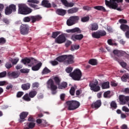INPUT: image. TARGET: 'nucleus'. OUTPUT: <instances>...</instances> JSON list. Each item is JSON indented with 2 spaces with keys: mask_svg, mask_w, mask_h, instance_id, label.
Instances as JSON below:
<instances>
[{
  "mask_svg": "<svg viewBox=\"0 0 129 129\" xmlns=\"http://www.w3.org/2000/svg\"><path fill=\"white\" fill-rule=\"evenodd\" d=\"M58 62H64V64L70 65L74 63V56L72 54H64L56 58Z\"/></svg>",
  "mask_w": 129,
  "mask_h": 129,
  "instance_id": "nucleus-1",
  "label": "nucleus"
},
{
  "mask_svg": "<svg viewBox=\"0 0 129 129\" xmlns=\"http://www.w3.org/2000/svg\"><path fill=\"white\" fill-rule=\"evenodd\" d=\"M70 76L73 80L80 81L81 80V77H82V72L79 69H76L70 74Z\"/></svg>",
  "mask_w": 129,
  "mask_h": 129,
  "instance_id": "nucleus-2",
  "label": "nucleus"
},
{
  "mask_svg": "<svg viewBox=\"0 0 129 129\" xmlns=\"http://www.w3.org/2000/svg\"><path fill=\"white\" fill-rule=\"evenodd\" d=\"M66 103L68 110H75L80 106V103L75 100L68 101Z\"/></svg>",
  "mask_w": 129,
  "mask_h": 129,
  "instance_id": "nucleus-3",
  "label": "nucleus"
},
{
  "mask_svg": "<svg viewBox=\"0 0 129 129\" xmlns=\"http://www.w3.org/2000/svg\"><path fill=\"white\" fill-rule=\"evenodd\" d=\"M32 10L26 5H21L19 6L18 13L21 15H29L32 13Z\"/></svg>",
  "mask_w": 129,
  "mask_h": 129,
  "instance_id": "nucleus-4",
  "label": "nucleus"
},
{
  "mask_svg": "<svg viewBox=\"0 0 129 129\" xmlns=\"http://www.w3.org/2000/svg\"><path fill=\"white\" fill-rule=\"evenodd\" d=\"M89 86L90 87L91 90L94 92L100 91V87L98 86V81L96 79L90 81Z\"/></svg>",
  "mask_w": 129,
  "mask_h": 129,
  "instance_id": "nucleus-5",
  "label": "nucleus"
},
{
  "mask_svg": "<svg viewBox=\"0 0 129 129\" xmlns=\"http://www.w3.org/2000/svg\"><path fill=\"white\" fill-rule=\"evenodd\" d=\"M123 2V0H110V1L107 0L105 1L106 6H108L109 9H112L113 10H115V9L118 7V5H117L116 3H122Z\"/></svg>",
  "mask_w": 129,
  "mask_h": 129,
  "instance_id": "nucleus-6",
  "label": "nucleus"
},
{
  "mask_svg": "<svg viewBox=\"0 0 129 129\" xmlns=\"http://www.w3.org/2000/svg\"><path fill=\"white\" fill-rule=\"evenodd\" d=\"M47 87L51 90V93L53 95L56 94L57 93V86L54 84V81L51 79L48 80L47 82Z\"/></svg>",
  "mask_w": 129,
  "mask_h": 129,
  "instance_id": "nucleus-7",
  "label": "nucleus"
},
{
  "mask_svg": "<svg viewBox=\"0 0 129 129\" xmlns=\"http://www.w3.org/2000/svg\"><path fill=\"white\" fill-rule=\"evenodd\" d=\"M20 32L21 35L26 36L30 33V26L28 24H22L20 28Z\"/></svg>",
  "mask_w": 129,
  "mask_h": 129,
  "instance_id": "nucleus-8",
  "label": "nucleus"
},
{
  "mask_svg": "<svg viewBox=\"0 0 129 129\" xmlns=\"http://www.w3.org/2000/svg\"><path fill=\"white\" fill-rule=\"evenodd\" d=\"M106 35V32L104 30H98L96 32H94L92 34V37L95 39H100L101 37H104Z\"/></svg>",
  "mask_w": 129,
  "mask_h": 129,
  "instance_id": "nucleus-9",
  "label": "nucleus"
},
{
  "mask_svg": "<svg viewBox=\"0 0 129 129\" xmlns=\"http://www.w3.org/2000/svg\"><path fill=\"white\" fill-rule=\"evenodd\" d=\"M21 61L25 65H26V64H28L29 67H32V66L36 64V59L32 57L30 58L26 57L25 58L22 59Z\"/></svg>",
  "mask_w": 129,
  "mask_h": 129,
  "instance_id": "nucleus-10",
  "label": "nucleus"
},
{
  "mask_svg": "<svg viewBox=\"0 0 129 129\" xmlns=\"http://www.w3.org/2000/svg\"><path fill=\"white\" fill-rule=\"evenodd\" d=\"M28 6L32 8V9H34V10H39L40 7L39 6L37 5L40 4V1L38 0H28Z\"/></svg>",
  "mask_w": 129,
  "mask_h": 129,
  "instance_id": "nucleus-11",
  "label": "nucleus"
},
{
  "mask_svg": "<svg viewBox=\"0 0 129 129\" xmlns=\"http://www.w3.org/2000/svg\"><path fill=\"white\" fill-rule=\"evenodd\" d=\"M16 5L12 4L10 5L9 7L6 8L5 10V15H11L13 12H16Z\"/></svg>",
  "mask_w": 129,
  "mask_h": 129,
  "instance_id": "nucleus-12",
  "label": "nucleus"
},
{
  "mask_svg": "<svg viewBox=\"0 0 129 129\" xmlns=\"http://www.w3.org/2000/svg\"><path fill=\"white\" fill-rule=\"evenodd\" d=\"M28 115H29V112H22L19 115L20 118L19 119V122H20L21 123H22V122H24V121L26 120V118Z\"/></svg>",
  "mask_w": 129,
  "mask_h": 129,
  "instance_id": "nucleus-13",
  "label": "nucleus"
},
{
  "mask_svg": "<svg viewBox=\"0 0 129 129\" xmlns=\"http://www.w3.org/2000/svg\"><path fill=\"white\" fill-rule=\"evenodd\" d=\"M55 43L57 44H62L66 42V37L64 34L59 35L55 40Z\"/></svg>",
  "mask_w": 129,
  "mask_h": 129,
  "instance_id": "nucleus-14",
  "label": "nucleus"
},
{
  "mask_svg": "<svg viewBox=\"0 0 129 129\" xmlns=\"http://www.w3.org/2000/svg\"><path fill=\"white\" fill-rule=\"evenodd\" d=\"M84 37V36L83 34H73L71 37V39L76 42V41H81Z\"/></svg>",
  "mask_w": 129,
  "mask_h": 129,
  "instance_id": "nucleus-15",
  "label": "nucleus"
},
{
  "mask_svg": "<svg viewBox=\"0 0 129 129\" xmlns=\"http://www.w3.org/2000/svg\"><path fill=\"white\" fill-rule=\"evenodd\" d=\"M119 100L121 104L124 105L126 102L129 101V96H125L123 95H120L119 96Z\"/></svg>",
  "mask_w": 129,
  "mask_h": 129,
  "instance_id": "nucleus-16",
  "label": "nucleus"
},
{
  "mask_svg": "<svg viewBox=\"0 0 129 129\" xmlns=\"http://www.w3.org/2000/svg\"><path fill=\"white\" fill-rule=\"evenodd\" d=\"M67 33H72V34H74L77 33V34H81V30L78 27H76L72 29H68L66 30Z\"/></svg>",
  "mask_w": 129,
  "mask_h": 129,
  "instance_id": "nucleus-17",
  "label": "nucleus"
},
{
  "mask_svg": "<svg viewBox=\"0 0 129 129\" xmlns=\"http://www.w3.org/2000/svg\"><path fill=\"white\" fill-rule=\"evenodd\" d=\"M60 2L67 8H73V7H74L75 4L74 3H69L67 0H60Z\"/></svg>",
  "mask_w": 129,
  "mask_h": 129,
  "instance_id": "nucleus-18",
  "label": "nucleus"
},
{
  "mask_svg": "<svg viewBox=\"0 0 129 129\" xmlns=\"http://www.w3.org/2000/svg\"><path fill=\"white\" fill-rule=\"evenodd\" d=\"M42 19V17L40 15L37 16H30V21H31V23L34 24V23H36V22H38V21H40Z\"/></svg>",
  "mask_w": 129,
  "mask_h": 129,
  "instance_id": "nucleus-19",
  "label": "nucleus"
},
{
  "mask_svg": "<svg viewBox=\"0 0 129 129\" xmlns=\"http://www.w3.org/2000/svg\"><path fill=\"white\" fill-rule=\"evenodd\" d=\"M21 75V73L20 72H13L12 73L8 72V76L10 77H13V78H18L19 76Z\"/></svg>",
  "mask_w": 129,
  "mask_h": 129,
  "instance_id": "nucleus-20",
  "label": "nucleus"
},
{
  "mask_svg": "<svg viewBox=\"0 0 129 129\" xmlns=\"http://www.w3.org/2000/svg\"><path fill=\"white\" fill-rule=\"evenodd\" d=\"M101 106V101L100 100H98L95 101V102L93 103L91 105L92 108H99V107Z\"/></svg>",
  "mask_w": 129,
  "mask_h": 129,
  "instance_id": "nucleus-21",
  "label": "nucleus"
},
{
  "mask_svg": "<svg viewBox=\"0 0 129 129\" xmlns=\"http://www.w3.org/2000/svg\"><path fill=\"white\" fill-rule=\"evenodd\" d=\"M113 53L115 56H117L118 57H121V56L124 55V52L116 49L114 50Z\"/></svg>",
  "mask_w": 129,
  "mask_h": 129,
  "instance_id": "nucleus-22",
  "label": "nucleus"
},
{
  "mask_svg": "<svg viewBox=\"0 0 129 129\" xmlns=\"http://www.w3.org/2000/svg\"><path fill=\"white\" fill-rule=\"evenodd\" d=\"M56 13L59 16H65L66 15V10L62 9H58L56 10Z\"/></svg>",
  "mask_w": 129,
  "mask_h": 129,
  "instance_id": "nucleus-23",
  "label": "nucleus"
},
{
  "mask_svg": "<svg viewBox=\"0 0 129 129\" xmlns=\"http://www.w3.org/2000/svg\"><path fill=\"white\" fill-rule=\"evenodd\" d=\"M31 88V84L30 83H27L26 84H23L21 85V88L23 90H29Z\"/></svg>",
  "mask_w": 129,
  "mask_h": 129,
  "instance_id": "nucleus-24",
  "label": "nucleus"
},
{
  "mask_svg": "<svg viewBox=\"0 0 129 129\" xmlns=\"http://www.w3.org/2000/svg\"><path fill=\"white\" fill-rule=\"evenodd\" d=\"M89 29L90 31H97L98 29V25L96 23H93L91 24Z\"/></svg>",
  "mask_w": 129,
  "mask_h": 129,
  "instance_id": "nucleus-25",
  "label": "nucleus"
},
{
  "mask_svg": "<svg viewBox=\"0 0 129 129\" xmlns=\"http://www.w3.org/2000/svg\"><path fill=\"white\" fill-rule=\"evenodd\" d=\"M41 6H43L44 8H51V4L47 0H43L41 2Z\"/></svg>",
  "mask_w": 129,
  "mask_h": 129,
  "instance_id": "nucleus-26",
  "label": "nucleus"
},
{
  "mask_svg": "<svg viewBox=\"0 0 129 129\" xmlns=\"http://www.w3.org/2000/svg\"><path fill=\"white\" fill-rule=\"evenodd\" d=\"M41 67H42V62H39L35 66H33L32 67V71H38Z\"/></svg>",
  "mask_w": 129,
  "mask_h": 129,
  "instance_id": "nucleus-27",
  "label": "nucleus"
},
{
  "mask_svg": "<svg viewBox=\"0 0 129 129\" xmlns=\"http://www.w3.org/2000/svg\"><path fill=\"white\" fill-rule=\"evenodd\" d=\"M102 89H108L109 88V82H105L101 83Z\"/></svg>",
  "mask_w": 129,
  "mask_h": 129,
  "instance_id": "nucleus-28",
  "label": "nucleus"
},
{
  "mask_svg": "<svg viewBox=\"0 0 129 129\" xmlns=\"http://www.w3.org/2000/svg\"><path fill=\"white\" fill-rule=\"evenodd\" d=\"M120 29H121L123 32H126L127 31H129V26L125 24H121Z\"/></svg>",
  "mask_w": 129,
  "mask_h": 129,
  "instance_id": "nucleus-29",
  "label": "nucleus"
},
{
  "mask_svg": "<svg viewBox=\"0 0 129 129\" xmlns=\"http://www.w3.org/2000/svg\"><path fill=\"white\" fill-rule=\"evenodd\" d=\"M79 9L78 8H73L68 10V14H75L77 13Z\"/></svg>",
  "mask_w": 129,
  "mask_h": 129,
  "instance_id": "nucleus-30",
  "label": "nucleus"
},
{
  "mask_svg": "<svg viewBox=\"0 0 129 129\" xmlns=\"http://www.w3.org/2000/svg\"><path fill=\"white\" fill-rule=\"evenodd\" d=\"M94 9H95V10H97V11H101V12H106V9H105L103 6H95L94 7Z\"/></svg>",
  "mask_w": 129,
  "mask_h": 129,
  "instance_id": "nucleus-31",
  "label": "nucleus"
},
{
  "mask_svg": "<svg viewBox=\"0 0 129 129\" xmlns=\"http://www.w3.org/2000/svg\"><path fill=\"white\" fill-rule=\"evenodd\" d=\"M122 81L126 82L127 80H129V74L127 73L124 74L121 78Z\"/></svg>",
  "mask_w": 129,
  "mask_h": 129,
  "instance_id": "nucleus-32",
  "label": "nucleus"
},
{
  "mask_svg": "<svg viewBox=\"0 0 129 129\" xmlns=\"http://www.w3.org/2000/svg\"><path fill=\"white\" fill-rule=\"evenodd\" d=\"M36 122L38 124L42 123V124L44 125V126H47V121H46L45 120H43V121H42V119H37L36 120Z\"/></svg>",
  "mask_w": 129,
  "mask_h": 129,
  "instance_id": "nucleus-33",
  "label": "nucleus"
},
{
  "mask_svg": "<svg viewBox=\"0 0 129 129\" xmlns=\"http://www.w3.org/2000/svg\"><path fill=\"white\" fill-rule=\"evenodd\" d=\"M70 18H71V20H72L75 24H77V23H78L79 16H71Z\"/></svg>",
  "mask_w": 129,
  "mask_h": 129,
  "instance_id": "nucleus-34",
  "label": "nucleus"
},
{
  "mask_svg": "<svg viewBox=\"0 0 129 129\" xmlns=\"http://www.w3.org/2000/svg\"><path fill=\"white\" fill-rule=\"evenodd\" d=\"M61 34V32L60 31H56V32H53L51 35V38H53V39H56L59 35Z\"/></svg>",
  "mask_w": 129,
  "mask_h": 129,
  "instance_id": "nucleus-35",
  "label": "nucleus"
},
{
  "mask_svg": "<svg viewBox=\"0 0 129 129\" xmlns=\"http://www.w3.org/2000/svg\"><path fill=\"white\" fill-rule=\"evenodd\" d=\"M49 73H51V70H49V69H48L47 67L44 68L42 71V75L45 74H49Z\"/></svg>",
  "mask_w": 129,
  "mask_h": 129,
  "instance_id": "nucleus-36",
  "label": "nucleus"
},
{
  "mask_svg": "<svg viewBox=\"0 0 129 129\" xmlns=\"http://www.w3.org/2000/svg\"><path fill=\"white\" fill-rule=\"evenodd\" d=\"M37 95V91H31L29 93V96L31 98H34Z\"/></svg>",
  "mask_w": 129,
  "mask_h": 129,
  "instance_id": "nucleus-37",
  "label": "nucleus"
},
{
  "mask_svg": "<svg viewBox=\"0 0 129 129\" xmlns=\"http://www.w3.org/2000/svg\"><path fill=\"white\" fill-rule=\"evenodd\" d=\"M67 83L65 82H63L61 83V84L59 85L58 87L59 89H65V88H67Z\"/></svg>",
  "mask_w": 129,
  "mask_h": 129,
  "instance_id": "nucleus-38",
  "label": "nucleus"
},
{
  "mask_svg": "<svg viewBox=\"0 0 129 129\" xmlns=\"http://www.w3.org/2000/svg\"><path fill=\"white\" fill-rule=\"evenodd\" d=\"M89 64L93 66L97 65V60L95 59H91L89 61Z\"/></svg>",
  "mask_w": 129,
  "mask_h": 129,
  "instance_id": "nucleus-39",
  "label": "nucleus"
},
{
  "mask_svg": "<svg viewBox=\"0 0 129 129\" xmlns=\"http://www.w3.org/2000/svg\"><path fill=\"white\" fill-rule=\"evenodd\" d=\"M67 25L70 27L71 26H73V25H75V23H74L72 20L69 18V19L67 21Z\"/></svg>",
  "mask_w": 129,
  "mask_h": 129,
  "instance_id": "nucleus-40",
  "label": "nucleus"
},
{
  "mask_svg": "<svg viewBox=\"0 0 129 129\" xmlns=\"http://www.w3.org/2000/svg\"><path fill=\"white\" fill-rule=\"evenodd\" d=\"M110 107L113 109H116L117 108V105L114 101H112L110 103Z\"/></svg>",
  "mask_w": 129,
  "mask_h": 129,
  "instance_id": "nucleus-41",
  "label": "nucleus"
},
{
  "mask_svg": "<svg viewBox=\"0 0 129 129\" xmlns=\"http://www.w3.org/2000/svg\"><path fill=\"white\" fill-rule=\"evenodd\" d=\"M110 91H107L104 93L103 96L105 98H110Z\"/></svg>",
  "mask_w": 129,
  "mask_h": 129,
  "instance_id": "nucleus-42",
  "label": "nucleus"
},
{
  "mask_svg": "<svg viewBox=\"0 0 129 129\" xmlns=\"http://www.w3.org/2000/svg\"><path fill=\"white\" fill-rule=\"evenodd\" d=\"M29 94H26L23 97V99L25 101H31V98L29 97Z\"/></svg>",
  "mask_w": 129,
  "mask_h": 129,
  "instance_id": "nucleus-43",
  "label": "nucleus"
},
{
  "mask_svg": "<svg viewBox=\"0 0 129 129\" xmlns=\"http://www.w3.org/2000/svg\"><path fill=\"white\" fill-rule=\"evenodd\" d=\"M75 90H76V89L74 87H72L71 88V89L70 90V93L71 95H72V96H74V94H75Z\"/></svg>",
  "mask_w": 129,
  "mask_h": 129,
  "instance_id": "nucleus-44",
  "label": "nucleus"
},
{
  "mask_svg": "<svg viewBox=\"0 0 129 129\" xmlns=\"http://www.w3.org/2000/svg\"><path fill=\"white\" fill-rule=\"evenodd\" d=\"M79 48H80V46H79V45L75 44L72 46L71 50L72 51H74L75 50H78Z\"/></svg>",
  "mask_w": 129,
  "mask_h": 129,
  "instance_id": "nucleus-45",
  "label": "nucleus"
},
{
  "mask_svg": "<svg viewBox=\"0 0 129 129\" xmlns=\"http://www.w3.org/2000/svg\"><path fill=\"white\" fill-rule=\"evenodd\" d=\"M23 22L24 23H29V22H31V16L29 17H26L23 18Z\"/></svg>",
  "mask_w": 129,
  "mask_h": 129,
  "instance_id": "nucleus-46",
  "label": "nucleus"
},
{
  "mask_svg": "<svg viewBox=\"0 0 129 129\" xmlns=\"http://www.w3.org/2000/svg\"><path fill=\"white\" fill-rule=\"evenodd\" d=\"M7 43V40L4 37L0 38V45H5Z\"/></svg>",
  "mask_w": 129,
  "mask_h": 129,
  "instance_id": "nucleus-47",
  "label": "nucleus"
},
{
  "mask_svg": "<svg viewBox=\"0 0 129 129\" xmlns=\"http://www.w3.org/2000/svg\"><path fill=\"white\" fill-rule=\"evenodd\" d=\"M35 125H36V123L33 122H30L28 124L29 128H34V127H35Z\"/></svg>",
  "mask_w": 129,
  "mask_h": 129,
  "instance_id": "nucleus-48",
  "label": "nucleus"
},
{
  "mask_svg": "<svg viewBox=\"0 0 129 129\" xmlns=\"http://www.w3.org/2000/svg\"><path fill=\"white\" fill-rule=\"evenodd\" d=\"M53 79L56 84H57V85H59V84H60V82H61V81L58 77H54Z\"/></svg>",
  "mask_w": 129,
  "mask_h": 129,
  "instance_id": "nucleus-49",
  "label": "nucleus"
},
{
  "mask_svg": "<svg viewBox=\"0 0 129 129\" xmlns=\"http://www.w3.org/2000/svg\"><path fill=\"white\" fill-rule=\"evenodd\" d=\"M73 71V68H72V67H67L66 69V72H67V73H71V72H72V71Z\"/></svg>",
  "mask_w": 129,
  "mask_h": 129,
  "instance_id": "nucleus-50",
  "label": "nucleus"
},
{
  "mask_svg": "<svg viewBox=\"0 0 129 129\" xmlns=\"http://www.w3.org/2000/svg\"><path fill=\"white\" fill-rule=\"evenodd\" d=\"M5 67L7 69H10V68H12V67H13V66L12 65V63H11V62H8L6 63Z\"/></svg>",
  "mask_w": 129,
  "mask_h": 129,
  "instance_id": "nucleus-51",
  "label": "nucleus"
},
{
  "mask_svg": "<svg viewBox=\"0 0 129 129\" xmlns=\"http://www.w3.org/2000/svg\"><path fill=\"white\" fill-rule=\"evenodd\" d=\"M89 21V17H85L81 18V21L83 23H85V22H88Z\"/></svg>",
  "mask_w": 129,
  "mask_h": 129,
  "instance_id": "nucleus-52",
  "label": "nucleus"
},
{
  "mask_svg": "<svg viewBox=\"0 0 129 129\" xmlns=\"http://www.w3.org/2000/svg\"><path fill=\"white\" fill-rule=\"evenodd\" d=\"M7 76V71H4L0 73V78H4Z\"/></svg>",
  "mask_w": 129,
  "mask_h": 129,
  "instance_id": "nucleus-53",
  "label": "nucleus"
},
{
  "mask_svg": "<svg viewBox=\"0 0 129 129\" xmlns=\"http://www.w3.org/2000/svg\"><path fill=\"white\" fill-rule=\"evenodd\" d=\"M20 72L21 73L26 74V73H29V72H30V71L29 70V69H22L20 70Z\"/></svg>",
  "mask_w": 129,
  "mask_h": 129,
  "instance_id": "nucleus-54",
  "label": "nucleus"
},
{
  "mask_svg": "<svg viewBox=\"0 0 129 129\" xmlns=\"http://www.w3.org/2000/svg\"><path fill=\"white\" fill-rule=\"evenodd\" d=\"M28 121H31V122H34V121H35V118H34L33 116L30 115L28 116Z\"/></svg>",
  "mask_w": 129,
  "mask_h": 129,
  "instance_id": "nucleus-55",
  "label": "nucleus"
},
{
  "mask_svg": "<svg viewBox=\"0 0 129 129\" xmlns=\"http://www.w3.org/2000/svg\"><path fill=\"white\" fill-rule=\"evenodd\" d=\"M118 22L120 24H121V25H124V24H126L127 23V21L125 19H119Z\"/></svg>",
  "mask_w": 129,
  "mask_h": 129,
  "instance_id": "nucleus-56",
  "label": "nucleus"
},
{
  "mask_svg": "<svg viewBox=\"0 0 129 129\" xmlns=\"http://www.w3.org/2000/svg\"><path fill=\"white\" fill-rule=\"evenodd\" d=\"M40 85V84H39V83L38 82H35V83H33L32 84V87L33 88H38V87H39V86Z\"/></svg>",
  "mask_w": 129,
  "mask_h": 129,
  "instance_id": "nucleus-57",
  "label": "nucleus"
},
{
  "mask_svg": "<svg viewBox=\"0 0 129 129\" xmlns=\"http://www.w3.org/2000/svg\"><path fill=\"white\" fill-rule=\"evenodd\" d=\"M50 64L52 65V66H56V65H58L59 64V62L57 61L56 60H53L50 61Z\"/></svg>",
  "mask_w": 129,
  "mask_h": 129,
  "instance_id": "nucleus-58",
  "label": "nucleus"
},
{
  "mask_svg": "<svg viewBox=\"0 0 129 129\" xmlns=\"http://www.w3.org/2000/svg\"><path fill=\"white\" fill-rule=\"evenodd\" d=\"M24 95V92H18L17 94V97L20 98L22 97Z\"/></svg>",
  "mask_w": 129,
  "mask_h": 129,
  "instance_id": "nucleus-59",
  "label": "nucleus"
},
{
  "mask_svg": "<svg viewBox=\"0 0 129 129\" xmlns=\"http://www.w3.org/2000/svg\"><path fill=\"white\" fill-rule=\"evenodd\" d=\"M122 110H123V111H125V112H129V109L127 108V107L123 106L122 108Z\"/></svg>",
  "mask_w": 129,
  "mask_h": 129,
  "instance_id": "nucleus-60",
  "label": "nucleus"
},
{
  "mask_svg": "<svg viewBox=\"0 0 129 129\" xmlns=\"http://www.w3.org/2000/svg\"><path fill=\"white\" fill-rule=\"evenodd\" d=\"M123 92L125 93V94H129V88H125L123 90Z\"/></svg>",
  "mask_w": 129,
  "mask_h": 129,
  "instance_id": "nucleus-61",
  "label": "nucleus"
},
{
  "mask_svg": "<svg viewBox=\"0 0 129 129\" xmlns=\"http://www.w3.org/2000/svg\"><path fill=\"white\" fill-rule=\"evenodd\" d=\"M120 65H121V66L123 68H125V67H126V62H124L123 61L122 62H120Z\"/></svg>",
  "mask_w": 129,
  "mask_h": 129,
  "instance_id": "nucleus-62",
  "label": "nucleus"
},
{
  "mask_svg": "<svg viewBox=\"0 0 129 129\" xmlns=\"http://www.w3.org/2000/svg\"><path fill=\"white\" fill-rule=\"evenodd\" d=\"M107 43L108 45H110V46H113V43H112V39H108L107 40Z\"/></svg>",
  "mask_w": 129,
  "mask_h": 129,
  "instance_id": "nucleus-63",
  "label": "nucleus"
},
{
  "mask_svg": "<svg viewBox=\"0 0 129 129\" xmlns=\"http://www.w3.org/2000/svg\"><path fill=\"white\" fill-rule=\"evenodd\" d=\"M121 129H127V125L124 124L121 125Z\"/></svg>",
  "mask_w": 129,
  "mask_h": 129,
  "instance_id": "nucleus-64",
  "label": "nucleus"
}]
</instances>
